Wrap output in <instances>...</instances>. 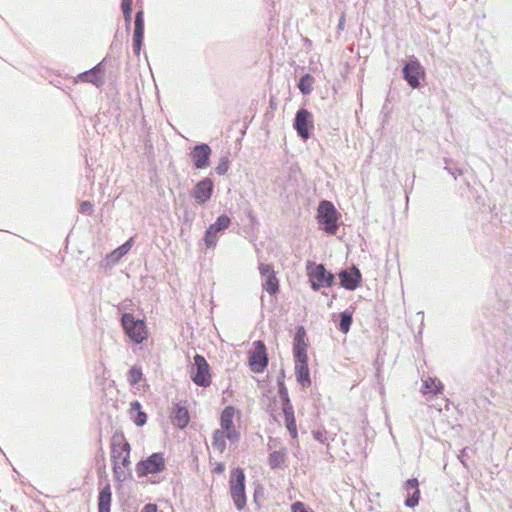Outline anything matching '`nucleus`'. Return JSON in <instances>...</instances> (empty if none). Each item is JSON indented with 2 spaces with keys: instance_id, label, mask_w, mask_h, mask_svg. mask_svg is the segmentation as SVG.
<instances>
[{
  "instance_id": "nucleus-1",
  "label": "nucleus",
  "mask_w": 512,
  "mask_h": 512,
  "mask_svg": "<svg viewBox=\"0 0 512 512\" xmlns=\"http://www.w3.org/2000/svg\"><path fill=\"white\" fill-rule=\"evenodd\" d=\"M130 444L121 432H116L111 439V461L116 480L123 481L130 471Z\"/></svg>"
},
{
  "instance_id": "nucleus-2",
  "label": "nucleus",
  "mask_w": 512,
  "mask_h": 512,
  "mask_svg": "<svg viewBox=\"0 0 512 512\" xmlns=\"http://www.w3.org/2000/svg\"><path fill=\"white\" fill-rule=\"evenodd\" d=\"M239 412L233 406L225 407L220 415V429L213 433L212 446L219 453L226 450V441L236 442L240 438L239 431L234 426V418Z\"/></svg>"
},
{
  "instance_id": "nucleus-3",
  "label": "nucleus",
  "mask_w": 512,
  "mask_h": 512,
  "mask_svg": "<svg viewBox=\"0 0 512 512\" xmlns=\"http://www.w3.org/2000/svg\"><path fill=\"white\" fill-rule=\"evenodd\" d=\"M230 496L238 510L246 505L245 473L240 467L233 468L229 477Z\"/></svg>"
},
{
  "instance_id": "nucleus-4",
  "label": "nucleus",
  "mask_w": 512,
  "mask_h": 512,
  "mask_svg": "<svg viewBox=\"0 0 512 512\" xmlns=\"http://www.w3.org/2000/svg\"><path fill=\"white\" fill-rule=\"evenodd\" d=\"M306 270L313 290L317 291L320 288L331 287L334 284V275L327 271L323 264L308 261L306 263Z\"/></svg>"
},
{
  "instance_id": "nucleus-5",
  "label": "nucleus",
  "mask_w": 512,
  "mask_h": 512,
  "mask_svg": "<svg viewBox=\"0 0 512 512\" xmlns=\"http://www.w3.org/2000/svg\"><path fill=\"white\" fill-rule=\"evenodd\" d=\"M122 327L127 336L136 344L148 338V330L144 320L136 319L131 313H124L121 318Z\"/></svg>"
},
{
  "instance_id": "nucleus-6",
  "label": "nucleus",
  "mask_w": 512,
  "mask_h": 512,
  "mask_svg": "<svg viewBox=\"0 0 512 512\" xmlns=\"http://www.w3.org/2000/svg\"><path fill=\"white\" fill-rule=\"evenodd\" d=\"M340 214L330 201H321L317 209V219L323 225V230L330 235H335L338 230Z\"/></svg>"
},
{
  "instance_id": "nucleus-7",
  "label": "nucleus",
  "mask_w": 512,
  "mask_h": 512,
  "mask_svg": "<svg viewBox=\"0 0 512 512\" xmlns=\"http://www.w3.org/2000/svg\"><path fill=\"white\" fill-rule=\"evenodd\" d=\"M192 381L200 387H208L212 382L210 366L202 355H195L194 362L190 368Z\"/></svg>"
},
{
  "instance_id": "nucleus-8",
  "label": "nucleus",
  "mask_w": 512,
  "mask_h": 512,
  "mask_svg": "<svg viewBox=\"0 0 512 512\" xmlns=\"http://www.w3.org/2000/svg\"><path fill=\"white\" fill-rule=\"evenodd\" d=\"M166 460L164 454L161 452L153 453L145 460H142L136 465V472L139 477H144L149 474L160 473L165 470Z\"/></svg>"
},
{
  "instance_id": "nucleus-9",
  "label": "nucleus",
  "mask_w": 512,
  "mask_h": 512,
  "mask_svg": "<svg viewBox=\"0 0 512 512\" xmlns=\"http://www.w3.org/2000/svg\"><path fill=\"white\" fill-rule=\"evenodd\" d=\"M248 364L252 372L262 373L268 364V356L265 344L262 341H255L248 351Z\"/></svg>"
},
{
  "instance_id": "nucleus-10",
  "label": "nucleus",
  "mask_w": 512,
  "mask_h": 512,
  "mask_svg": "<svg viewBox=\"0 0 512 512\" xmlns=\"http://www.w3.org/2000/svg\"><path fill=\"white\" fill-rule=\"evenodd\" d=\"M105 61L98 63L92 69L79 74L75 80L76 83H90L100 87L105 81Z\"/></svg>"
},
{
  "instance_id": "nucleus-11",
  "label": "nucleus",
  "mask_w": 512,
  "mask_h": 512,
  "mask_svg": "<svg viewBox=\"0 0 512 512\" xmlns=\"http://www.w3.org/2000/svg\"><path fill=\"white\" fill-rule=\"evenodd\" d=\"M230 222L231 220L227 215H220L217 220L207 228L204 240L208 248L216 246L218 240L217 234L227 229Z\"/></svg>"
},
{
  "instance_id": "nucleus-12",
  "label": "nucleus",
  "mask_w": 512,
  "mask_h": 512,
  "mask_svg": "<svg viewBox=\"0 0 512 512\" xmlns=\"http://www.w3.org/2000/svg\"><path fill=\"white\" fill-rule=\"evenodd\" d=\"M259 272L265 278L263 289L270 295H275L279 291V280L276 276L274 268L270 264L261 263L259 265Z\"/></svg>"
},
{
  "instance_id": "nucleus-13",
  "label": "nucleus",
  "mask_w": 512,
  "mask_h": 512,
  "mask_svg": "<svg viewBox=\"0 0 512 512\" xmlns=\"http://www.w3.org/2000/svg\"><path fill=\"white\" fill-rule=\"evenodd\" d=\"M403 74L406 81L416 88L420 85V80L425 76L424 68L417 60H410L403 68Z\"/></svg>"
},
{
  "instance_id": "nucleus-14",
  "label": "nucleus",
  "mask_w": 512,
  "mask_h": 512,
  "mask_svg": "<svg viewBox=\"0 0 512 512\" xmlns=\"http://www.w3.org/2000/svg\"><path fill=\"white\" fill-rule=\"evenodd\" d=\"M294 127L304 140L308 139L314 127L312 114L306 109H300L296 114Z\"/></svg>"
},
{
  "instance_id": "nucleus-15",
  "label": "nucleus",
  "mask_w": 512,
  "mask_h": 512,
  "mask_svg": "<svg viewBox=\"0 0 512 512\" xmlns=\"http://www.w3.org/2000/svg\"><path fill=\"white\" fill-rule=\"evenodd\" d=\"M212 150L207 144L196 145L190 152L194 166L197 169H204L209 166Z\"/></svg>"
},
{
  "instance_id": "nucleus-16",
  "label": "nucleus",
  "mask_w": 512,
  "mask_h": 512,
  "mask_svg": "<svg viewBox=\"0 0 512 512\" xmlns=\"http://www.w3.org/2000/svg\"><path fill=\"white\" fill-rule=\"evenodd\" d=\"M213 182L210 178H205L198 182L193 190V198L200 205L210 200L213 193Z\"/></svg>"
},
{
  "instance_id": "nucleus-17",
  "label": "nucleus",
  "mask_w": 512,
  "mask_h": 512,
  "mask_svg": "<svg viewBox=\"0 0 512 512\" xmlns=\"http://www.w3.org/2000/svg\"><path fill=\"white\" fill-rule=\"evenodd\" d=\"M288 454L286 447H280L275 449L268 454V464L272 470H283L287 467Z\"/></svg>"
},
{
  "instance_id": "nucleus-18",
  "label": "nucleus",
  "mask_w": 512,
  "mask_h": 512,
  "mask_svg": "<svg viewBox=\"0 0 512 512\" xmlns=\"http://www.w3.org/2000/svg\"><path fill=\"white\" fill-rule=\"evenodd\" d=\"M144 13L138 11L135 17V28L133 35V49L136 54L140 53L143 36H144Z\"/></svg>"
},
{
  "instance_id": "nucleus-19",
  "label": "nucleus",
  "mask_w": 512,
  "mask_h": 512,
  "mask_svg": "<svg viewBox=\"0 0 512 512\" xmlns=\"http://www.w3.org/2000/svg\"><path fill=\"white\" fill-rule=\"evenodd\" d=\"M340 284L348 290H355L360 282L361 275L358 270L348 272L346 270L339 273Z\"/></svg>"
},
{
  "instance_id": "nucleus-20",
  "label": "nucleus",
  "mask_w": 512,
  "mask_h": 512,
  "mask_svg": "<svg viewBox=\"0 0 512 512\" xmlns=\"http://www.w3.org/2000/svg\"><path fill=\"white\" fill-rule=\"evenodd\" d=\"M171 421L174 426L183 429L188 426L190 422L189 412L186 407L177 405L174 409Z\"/></svg>"
},
{
  "instance_id": "nucleus-21",
  "label": "nucleus",
  "mask_w": 512,
  "mask_h": 512,
  "mask_svg": "<svg viewBox=\"0 0 512 512\" xmlns=\"http://www.w3.org/2000/svg\"><path fill=\"white\" fill-rule=\"evenodd\" d=\"M112 500L111 487L107 484L99 493L98 496V509L99 512H110V505Z\"/></svg>"
},
{
  "instance_id": "nucleus-22",
  "label": "nucleus",
  "mask_w": 512,
  "mask_h": 512,
  "mask_svg": "<svg viewBox=\"0 0 512 512\" xmlns=\"http://www.w3.org/2000/svg\"><path fill=\"white\" fill-rule=\"evenodd\" d=\"M134 245V238H130L126 241L122 246L118 247L114 251H112L109 255H107V260L111 263L118 262L124 255H126L132 246Z\"/></svg>"
},
{
  "instance_id": "nucleus-23",
  "label": "nucleus",
  "mask_w": 512,
  "mask_h": 512,
  "mask_svg": "<svg viewBox=\"0 0 512 512\" xmlns=\"http://www.w3.org/2000/svg\"><path fill=\"white\" fill-rule=\"evenodd\" d=\"M283 412H284L285 424H286L287 430L289 431V433L293 439H297V437H298L297 425H296V420H295L292 408L290 406H285L283 409Z\"/></svg>"
},
{
  "instance_id": "nucleus-24",
  "label": "nucleus",
  "mask_w": 512,
  "mask_h": 512,
  "mask_svg": "<svg viewBox=\"0 0 512 512\" xmlns=\"http://www.w3.org/2000/svg\"><path fill=\"white\" fill-rule=\"evenodd\" d=\"M297 381L304 387L311 385L308 363L295 364Z\"/></svg>"
},
{
  "instance_id": "nucleus-25",
  "label": "nucleus",
  "mask_w": 512,
  "mask_h": 512,
  "mask_svg": "<svg viewBox=\"0 0 512 512\" xmlns=\"http://www.w3.org/2000/svg\"><path fill=\"white\" fill-rule=\"evenodd\" d=\"M443 384L437 378H427L423 381L422 393L423 394H438L442 392Z\"/></svg>"
},
{
  "instance_id": "nucleus-26",
  "label": "nucleus",
  "mask_w": 512,
  "mask_h": 512,
  "mask_svg": "<svg viewBox=\"0 0 512 512\" xmlns=\"http://www.w3.org/2000/svg\"><path fill=\"white\" fill-rule=\"evenodd\" d=\"M314 78L310 74L304 75L299 81V89L303 94H309L312 91Z\"/></svg>"
},
{
  "instance_id": "nucleus-27",
  "label": "nucleus",
  "mask_w": 512,
  "mask_h": 512,
  "mask_svg": "<svg viewBox=\"0 0 512 512\" xmlns=\"http://www.w3.org/2000/svg\"><path fill=\"white\" fill-rule=\"evenodd\" d=\"M141 404L138 401L131 403V409L137 411V415L134 418V423L137 426H143L147 421V415L143 411H140Z\"/></svg>"
},
{
  "instance_id": "nucleus-28",
  "label": "nucleus",
  "mask_w": 512,
  "mask_h": 512,
  "mask_svg": "<svg viewBox=\"0 0 512 512\" xmlns=\"http://www.w3.org/2000/svg\"><path fill=\"white\" fill-rule=\"evenodd\" d=\"M352 324V312L344 311L341 313V321L339 324V329L342 333L346 334L350 330V326Z\"/></svg>"
},
{
  "instance_id": "nucleus-29",
  "label": "nucleus",
  "mask_w": 512,
  "mask_h": 512,
  "mask_svg": "<svg viewBox=\"0 0 512 512\" xmlns=\"http://www.w3.org/2000/svg\"><path fill=\"white\" fill-rule=\"evenodd\" d=\"M142 379V370L139 367H132L127 374V381L130 385L137 384Z\"/></svg>"
},
{
  "instance_id": "nucleus-30",
  "label": "nucleus",
  "mask_w": 512,
  "mask_h": 512,
  "mask_svg": "<svg viewBox=\"0 0 512 512\" xmlns=\"http://www.w3.org/2000/svg\"><path fill=\"white\" fill-rule=\"evenodd\" d=\"M121 9L124 15L125 22L127 25H129L132 20V0H122Z\"/></svg>"
},
{
  "instance_id": "nucleus-31",
  "label": "nucleus",
  "mask_w": 512,
  "mask_h": 512,
  "mask_svg": "<svg viewBox=\"0 0 512 512\" xmlns=\"http://www.w3.org/2000/svg\"><path fill=\"white\" fill-rule=\"evenodd\" d=\"M306 332L303 327H299L297 329L295 338H294V348H307V344L305 342Z\"/></svg>"
},
{
  "instance_id": "nucleus-32",
  "label": "nucleus",
  "mask_w": 512,
  "mask_h": 512,
  "mask_svg": "<svg viewBox=\"0 0 512 512\" xmlns=\"http://www.w3.org/2000/svg\"><path fill=\"white\" fill-rule=\"evenodd\" d=\"M295 364L308 363L307 348H293Z\"/></svg>"
},
{
  "instance_id": "nucleus-33",
  "label": "nucleus",
  "mask_w": 512,
  "mask_h": 512,
  "mask_svg": "<svg viewBox=\"0 0 512 512\" xmlns=\"http://www.w3.org/2000/svg\"><path fill=\"white\" fill-rule=\"evenodd\" d=\"M229 169V160L224 157L220 159L218 165L216 166L215 170L217 174L224 175Z\"/></svg>"
},
{
  "instance_id": "nucleus-34",
  "label": "nucleus",
  "mask_w": 512,
  "mask_h": 512,
  "mask_svg": "<svg viewBox=\"0 0 512 512\" xmlns=\"http://www.w3.org/2000/svg\"><path fill=\"white\" fill-rule=\"evenodd\" d=\"M291 512H314L308 508L303 502L296 501L291 505Z\"/></svg>"
},
{
  "instance_id": "nucleus-35",
  "label": "nucleus",
  "mask_w": 512,
  "mask_h": 512,
  "mask_svg": "<svg viewBox=\"0 0 512 512\" xmlns=\"http://www.w3.org/2000/svg\"><path fill=\"white\" fill-rule=\"evenodd\" d=\"M419 499H420V490H419V489H416V491H414V493L412 494V496H410V497H408V498L406 499L405 504H406L408 507H415L416 505H418Z\"/></svg>"
},
{
  "instance_id": "nucleus-36",
  "label": "nucleus",
  "mask_w": 512,
  "mask_h": 512,
  "mask_svg": "<svg viewBox=\"0 0 512 512\" xmlns=\"http://www.w3.org/2000/svg\"><path fill=\"white\" fill-rule=\"evenodd\" d=\"M418 485H419L418 480L416 478H413V479L407 480L405 487L407 490L413 489L414 491H416V489H418Z\"/></svg>"
},
{
  "instance_id": "nucleus-37",
  "label": "nucleus",
  "mask_w": 512,
  "mask_h": 512,
  "mask_svg": "<svg viewBox=\"0 0 512 512\" xmlns=\"http://www.w3.org/2000/svg\"><path fill=\"white\" fill-rule=\"evenodd\" d=\"M140 512H158V507L156 504H146Z\"/></svg>"
},
{
  "instance_id": "nucleus-38",
  "label": "nucleus",
  "mask_w": 512,
  "mask_h": 512,
  "mask_svg": "<svg viewBox=\"0 0 512 512\" xmlns=\"http://www.w3.org/2000/svg\"><path fill=\"white\" fill-rule=\"evenodd\" d=\"M225 471V465L222 462L215 463L213 472L215 474H222Z\"/></svg>"
},
{
  "instance_id": "nucleus-39",
  "label": "nucleus",
  "mask_w": 512,
  "mask_h": 512,
  "mask_svg": "<svg viewBox=\"0 0 512 512\" xmlns=\"http://www.w3.org/2000/svg\"><path fill=\"white\" fill-rule=\"evenodd\" d=\"M82 208H83V209H88V208L90 209V208H91V204H90L89 202H84V203L82 204Z\"/></svg>"
}]
</instances>
